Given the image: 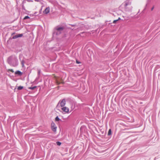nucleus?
Here are the masks:
<instances>
[{
  "mask_svg": "<svg viewBox=\"0 0 160 160\" xmlns=\"http://www.w3.org/2000/svg\"><path fill=\"white\" fill-rule=\"evenodd\" d=\"M45 42H44V43H43V44H45Z\"/></svg>",
  "mask_w": 160,
  "mask_h": 160,
  "instance_id": "25",
  "label": "nucleus"
},
{
  "mask_svg": "<svg viewBox=\"0 0 160 160\" xmlns=\"http://www.w3.org/2000/svg\"><path fill=\"white\" fill-rule=\"evenodd\" d=\"M57 128L55 123L53 121H52L51 124V129L52 131L55 133L56 132Z\"/></svg>",
  "mask_w": 160,
  "mask_h": 160,
  "instance_id": "5",
  "label": "nucleus"
},
{
  "mask_svg": "<svg viewBox=\"0 0 160 160\" xmlns=\"http://www.w3.org/2000/svg\"><path fill=\"white\" fill-rule=\"evenodd\" d=\"M7 71L8 72H9V71H11V72H14V71L12 69H8V70H7Z\"/></svg>",
  "mask_w": 160,
  "mask_h": 160,
  "instance_id": "18",
  "label": "nucleus"
},
{
  "mask_svg": "<svg viewBox=\"0 0 160 160\" xmlns=\"http://www.w3.org/2000/svg\"><path fill=\"white\" fill-rule=\"evenodd\" d=\"M120 19V18H118V20ZM118 20V19L116 20H114L113 21V23H115Z\"/></svg>",
  "mask_w": 160,
  "mask_h": 160,
  "instance_id": "21",
  "label": "nucleus"
},
{
  "mask_svg": "<svg viewBox=\"0 0 160 160\" xmlns=\"http://www.w3.org/2000/svg\"><path fill=\"white\" fill-rule=\"evenodd\" d=\"M24 63H25V61H24V60H22V61H21V64L22 65V67H24Z\"/></svg>",
  "mask_w": 160,
  "mask_h": 160,
  "instance_id": "15",
  "label": "nucleus"
},
{
  "mask_svg": "<svg viewBox=\"0 0 160 160\" xmlns=\"http://www.w3.org/2000/svg\"><path fill=\"white\" fill-rule=\"evenodd\" d=\"M23 36L22 34H18L13 36L12 37V38L13 39H15L18 37H22Z\"/></svg>",
  "mask_w": 160,
  "mask_h": 160,
  "instance_id": "9",
  "label": "nucleus"
},
{
  "mask_svg": "<svg viewBox=\"0 0 160 160\" xmlns=\"http://www.w3.org/2000/svg\"><path fill=\"white\" fill-rule=\"evenodd\" d=\"M56 144L58 146H60L61 145L62 143L59 141H57L56 142Z\"/></svg>",
  "mask_w": 160,
  "mask_h": 160,
  "instance_id": "17",
  "label": "nucleus"
},
{
  "mask_svg": "<svg viewBox=\"0 0 160 160\" xmlns=\"http://www.w3.org/2000/svg\"><path fill=\"white\" fill-rule=\"evenodd\" d=\"M23 88V86H19L18 87V90H21Z\"/></svg>",
  "mask_w": 160,
  "mask_h": 160,
  "instance_id": "16",
  "label": "nucleus"
},
{
  "mask_svg": "<svg viewBox=\"0 0 160 160\" xmlns=\"http://www.w3.org/2000/svg\"><path fill=\"white\" fill-rule=\"evenodd\" d=\"M76 62L77 64H80L81 63V62L80 61H78L77 59L76 60Z\"/></svg>",
  "mask_w": 160,
  "mask_h": 160,
  "instance_id": "20",
  "label": "nucleus"
},
{
  "mask_svg": "<svg viewBox=\"0 0 160 160\" xmlns=\"http://www.w3.org/2000/svg\"><path fill=\"white\" fill-rule=\"evenodd\" d=\"M50 12V8L49 7L46 8L43 11V13L47 14Z\"/></svg>",
  "mask_w": 160,
  "mask_h": 160,
  "instance_id": "10",
  "label": "nucleus"
},
{
  "mask_svg": "<svg viewBox=\"0 0 160 160\" xmlns=\"http://www.w3.org/2000/svg\"><path fill=\"white\" fill-rule=\"evenodd\" d=\"M154 8V7H153L152 8L151 10L152 11L153 10V9Z\"/></svg>",
  "mask_w": 160,
  "mask_h": 160,
  "instance_id": "24",
  "label": "nucleus"
},
{
  "mask_svg": "<svg viewBox=\"0 0 160 160\" xmlns=\"http://www.w3.org/2000/svg\"><path fill=\"white\" fill-rule=\"evenodd\" d=\"M51 41H49V40L47 41V42H46V43H47L48 42H50Z\"/></svg>",
  "mask_w": 160,
  "mask_h": 160,
  "instance_id": "23",
  "label": "nucleus"
},
{
  "mask_svg": "<svg viewBox=\"0 0 160 160\" xmlns=\"http://www.w3.org/2000/svg\"><path fill=\"white\" fill-rule=\"evenodd\" d=\"M12 41H7V43L8 45H9V46L11 47L12 48H15L16 47V46L15 45L17 43L18 41H15L14 42H12V44L10 45H9V44L11 43Z\"/></svg>",
  "mask_w": 160,
  "mask_h": 160,
  "instance_id": "6",
  "label": "nucleus"
},
{
  "mask_svg": "<svg viewBox=\"0 0 160 160\" xmlns=\"http://www.w3.org/2000/svg\"><path fill=\"white\" fill-rule=\"evenodd\" d=\"M60 106L61 107H64L66 104V99L65 98H64L62 100H60L59 102H58V104L56 106V108H58V107H60Z\"/></svg>",
  "mask_w": 160,
  "mask_h": 160,
  "instance_id": "4",
  "label": "nucleus"
},
{
  "mask_svg": "<svg viewBox=\"0 0 160 160\" xmlns=\"http://www.w3.org/2000/svg\"><path fill=\"white\" fill-rule=\"evenodd\" d=\"M55 120L56 122H62V121L60 119L58 116H57L55 118Z\"/></svg>",
  "mask_w": 160,
  "mask_h": 160,
  "instance_id": "11",
  "label": "nucleus"
},
{
  "mask_svg": "<svg viewBox=\"0 0 160 160\" xmlns=\"http://www.w3.org/2000/svg\"><path fill=\"white\" fill-rule=\"evenodd\" d=\"M64 27H61L58 26L54 28L53 33V37H55L56 35L60 34L64 29Z\"/></svg>",
  "mask_w": 160,
  "mask_h": 160,
  "instance_id": "2",
  "label": "nucleus"
},
{
  "mask_svg": "<svg viewBox=\"0 0 160 160\" xmlns=\"http://www.w3.org/2000/svg\"><path fill=\"white\" fill-rule=\"evenodd\" d=\"M40 72H41V70L40 69L38 70V77L39 76Z\"/></svg>",
  "mask_w": 160,
  "mask_h": 160,
  "instance_id": "19",
  "label": "nucleus"
},
{
  "mask_svg": "<svg viewBox=\"0 0 160 160\" xmlns=\"http://www.w3.org/2000/svg\"><path fill=\"white\" fill-rule=\"evenodd\" d=\"M37 87V86H32L29 87L28 88V89H31V90H34Z\"/></svg>",
  "mask_w": 160,
  "mask_h": 160,
  "instance_id": "13",
  "label": "nucleus"
},
{
  "mask_svg": "<svg viewBox=\"0 0 160 160\" xmlns=\"http://www.w3.org/2000/svg\"><path fill=\"white\" fill-rule=\"evenodd\" d=\"M7 62L10 66L14 67H17L19 64L18 59L14 55L9 57L7 59Z\"/></svg>",
  "mask_w": 160,
  "mask_h": 160,
  "instance_id": "1",
  "label": "nucleus"
},
{
  "mask_svg": "<svg viewBox=\"0 0 160 160\" xmlns=\"http://www.w3.org/2000/svg\"><path fill=\"white\" fill-rule=\"evenodd\" d=\"M29 18H29V17L28 16H25V17L24 18V19H27Z\"/></svg>",
  "mask_w": 160,
  "mask_h": 160,
  "instance_id": "22",
  "label": "nucleus"
},
{
  "mask_svg": "<svg viewBox=\"0 0 160 160\" xmlns=\"http://www.w3.org/2000/svg\"><path fill=\"white\" fill-rule=\"evenodd\" d=\"M23 72L19 70H17L15 72V75L18 76H21Z\"/></svg>",
  "mask_w": 160,
  "mask_h": 160,
  "instance_id": "8",
  "label": "nucleus"
},
{
  "mask_svg": "<svg viewBox=\"0 0 160 160\" xmlns=\"http://www.w3.org/2000/svg\"><path fill=\"white\" fill-rule=\"evenodd\" d=\"M112 133L111 129H109V130L108 131V135L109 136H110L112 135Z\"/></svg>",
  "mask_w": 160,
  "mask_h": 160,
  "instance_id": "14",
  "label": "nucleus"
},
{
  "mask_svg": "<svg viewBox=\"0 0 160 160\" xmlns=\"http://www.w3.org/2000/svg\"><path fill=\"white\" fill-rule=\"evenodd\" d=\"M85 127L84 126H82L80 128V130L81 132L82 133H83V130H85Z\"/></svg>",
  "mask_w": 160,
  "mask_h": 160,
  "instance_id": "12",
  "label": "nucleus"
},
{
  "mask_svg": "<svg viewBox=\"0 0 160 160\" xmlns=\"http://www.w3.org/2000/svg\"><path fill=\"white\" fill-rule=\"evenodd\" d=\"M62 110L66 113H68L69 112V109L67 107H63L61 108Z\"/></svg>",
  "mask_w": 160,
  "mask_h": 160,
  "instance_id": "7",
  "label": "nucleus"
},
{
  "mask_svg": "<svg viewBox=\"0 0 160 160\" xmlns=\"http://www.w3.org/2000/svg\"><path fill=\"white\" fill-rule=\"evenodd\" d=\"M131 2L129 1H126L123 4L124 9L126 11H131L132 7L131 6Z\"/></svg>",
  "mask_w": 160,
  "mask_h": 160,
  "instance_id": "3",
  "label": "nucleus"
}]
</instances>
